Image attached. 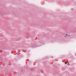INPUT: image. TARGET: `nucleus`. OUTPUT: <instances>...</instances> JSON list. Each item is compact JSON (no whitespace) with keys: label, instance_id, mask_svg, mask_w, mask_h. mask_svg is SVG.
Here are the masks:
<instances>
[{"label":"nucleus","instance_id":"nucleus-1","mask_svg":"<svg viewBox=\"0 0 76 76\" xmlns=\"http://www.w3.org/2000/svg\"><path fill=\"white\" fill-rule=\"evenodd\" d=\"M67 62H65V64H67Z\"/></svg>","mask_w":76,"mask_h":76},{"label":"nucleus","instance_id":"nucleus-2","mask_svg":"<svg viewBox=\"0 0 76 76\" xmlns=\"http://www.w3.org/2000/svg\"><path fill=\"white\" fill-rule=\"evenodd\" d=\"M66 37V36H64V37Z\"/></svg>","mask_w":76,"mask_h":76},{"label":"nucleus","instance_id":"nucleus-3","mask_svg":"<svg viewBox=\"0 0 76 76\" xmlns=\"http://www.w3.org/2000/svg\"><path fill=\"white\" fill-rule=\"evenodd\" d=\"M66 35H67V34H66Z\"/></svg>","mask_w":76,"mask_h":76}]
</instances>
